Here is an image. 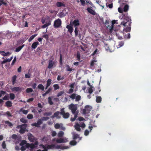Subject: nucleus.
Here are the masks:
<instances>
[{
	"instance_id": "nucleus-1",
	"label": "nucleus",
	"mask_w": 151,
	"mask_h": 151,
	"mask_svg": "<svg viewBox=\"0 0 151 151\" xmlns=\"http://www.w3.org/2000/svg\"><path fill=\"white\" fill-rule=\"evenodd\" d=\"M38 142L35 141L34 143L29 144L27 143L26 140H23L20 144V146H24L25 145L26 147L27 148H30V151H32L34 148H37Z\"/></svg>"
},
{
	"instance_id": "nucleus-2",
	"label": "nucleus",
	"mask_w": 151,
	"mask_h": 151,
	"mask_svg": "<svg viewBox=\"0 0 151 151\" xmlns=\"http://www.w3.org/2000/svg\"><path fill=\"white\" fill-rule=\"evenodd\" d=\"M122 18L124 19V21L121 22V25H122L124 27H126L127 24L129 26L132 23L130 18L127 16H123Z\"/></svg>"
},
{
	"instance_id": "nucleus-3",
	"label": "nucleus",
	"mask_w": 151,
	"mask_h": 151,
	"mask_svg": "<svg viewBox=\"0 0 151 151\" xmlns=\"http://www.w3.org/2000/svg\"><path fill=\"white\" fill-rule=\"evenodd\" d=\"M78 104H71L69 105L68 108L70 109L73 114H76L77 113H78V111L77 110Z\"/></svg>"
},
{
	"instance_id": "nucleus-4",
	"label": "nucleus",
	"mask_w": 151,
	"mask_h": 151,
	"mask_svg": "<svg viewBox=\"0 0 151 151\" xmlns=\"http://www.w3.org/2000/svg\"><path fill=\"white\" fill-rule=\"evenodd\" d=\"M27 127V124H24L21 125H18L17 126V128H20V129L19 131V132L20 134H22L25 133Z\"/></svg>"
},
{
	"instance_id": "nucleus-5",
	"label": "nucleus",
	"mask_w": 151,
	"mask_h": 151,
	"mask_svg": "<svg viewBox=\"0 0 151 151\" xmlns=\"http://www.w3.org/2000/svg\"><path fill=\"white\" fill-rule=\"evenodd\" d=\"M92 109L91 106L87 105L85 106V108L82 110V113L84 114H86L90 113Z\"/></svg>"
},
{
	"instance_id": "nucleus-6",
	"label": "nucleus",
	"mask_w": 151,
	"mask_h": 151,
	"mask_svg": "<svg viewBox=\"0 0 151 151\" xmlns=\"http://www.w3.org/2000/svg\"><path fill=\"white\" fill-rule=\"evenodd\" d=\"M65 109L63 108L61 109L60 114L62 115L64 119H67L69 116L70 114L68 112L65 113L64 111Z\"/></svg>"
},
{
	"instance_id": "nucleus-7",
	"label": "nucleus",
	"mask_w": 151,
	"mask_h": 151,
	"mask_svg": "<svg viewBox=\"0 0 151 151\" xmlns=\"http://www.w3.org/2000/svg\"><path fill=\"white\" fill-rule=\"evenodd\" d=\"M61 20L60 19H58L54 21L53 26L55 28H58L61 25Z\"/></svg>"
},
{
	"instance_id": "nucleus-8",
	"label": "nucleus",
	"mask_w": 151,
	"mask_h": 151,
	"mask_svg": "<svg viewBox=\"0 0 151 151\" xmlns=\"http://www.w3.org/2000/svg\"><path fill=\"white\" fill-rule=\"evenodd\" d=\"M55 65V62L53 60L50 59L48 61V65L47 68L49 69H51L53 68L54 66Z\"/></svg>"
},
{
	"instance_id": "nucleus-9",
	"label": "nucleus",
	"mask_w": 151,
	"mask_h": 151,
	"mask_svg": "<svg viewBox=\"0 0 151 151\" xmlns=\"http://www.w3.org/2000/svg\"><path fill=\"white\" fill-rule=\"evenodd\" d=\"M28 138L29 140L31 142H34L37 140V139L31 133L28 134Z\"/></svg>"
},
{
	"instance_id": "nucleus-10",
	"label": "nucleus",
	"mask_w": 151,
	"mask_h": 151,
	"mask_svg": "<svg viewBox=\"0 0 151 151\" xmlns=\"http://www.w3.org/2000/svg\"><path fill=\"white\" fill-rule=\"evenodd\" d=\"M68 141V140L65 138H60L56 139V142L57 143H65Z\"/></svg>"
},
{
	"instance_id": "nucleus-11",
	"label": "nucleus",
	"mask_w": 151,
	"mask_h": 151,
	"mask_svg": "<svg viewBox=\"0 0 151 151\" xmlns=\"http://www.w3.org/2000/svg\"><path fill=\"white\" fill-rule=\"evenodd\" d=\"M106 27L107 28V29H109V32L111 33L112 32V31L113 30V29H111V26L109 24V21L107 20H106Z\"/></svg>"
},
{
	"instance_id": "nucleus-12",
	"label": "nucleus",
	"mask_w": 151,
	"mask_h": 151,
	"mask_svg": "<svg viewBox=\"0 0 151 151\" xmlns=\"http://www.w3.org/2000/svg\"><path fill=\"white\" fill-rule=\"evenodd\" d=\"M86 10L89 13L92 14L93 15H94L96 14V12L95 11L93 10L91 8L88 7L87 8Z\"/></svg>"
},
{
	"instance_id": "nucleus-13",
	"label": "nucleus",
	"mask_w": 151,
	"mask_h": 151,
	"mask_svg": "<svg viewBox=\"0 0 151 151\" xmlns=\"http://www.w3.org/2000/svg\"><path fill=\"white\" fill-rule=\"evenodd\" d=\"M12 91H22V89L19 87H14L11 89Z\"/></svg>"
},
{
	"instance_id": "nucleus-14",
	"label": "nucleus",
	"mask_w": 151,
	"mask_h": 151,
	"mask_svg": "<svg viewBox=\"0 0 151 151\" xmlns=\"http://www.w3.org/2000/svg\"><path fill=\"white\" fill-rule=\"evenodd\" d=\"M60 114V112L59 111H57L53 115L51 116V118L53 119L55 117L57 118H60V117L58 116V115Z\"/></svg>"
},
{
	"instance_id": "nucleus-15",
	"label": "nucleus",
	"mask_w": 151,
	"mask_h": 151,
	"mask_svg": "<svg viewBox=\"0 0 151 151\" xmlns=\"http://www.w3.org/2000/svg\"><path fill=\"white\" fill-rule=\"evenodd\" d=\"M39 45L40 44L38 42H34L32 43L31 47L32 49H35L37 47V45Z\"/></svg>"
},
{
	"instance_id": "nucleus-16",
	"label": "nucleus",
	"mask_w": 151,
	"mask_h": 151,
	"mask_svg": "<svg viewBox=\"0 0 151 151\" xmlns=\"http://www.w3.org/2000/svg\"><path fill=\"white\" fill-rule=\"evenodd\" d=\"M56 5L57 7H60L61 6H65V5L63 3L60 2H57L56 3Z\"/></svg>"
},
{
	"instance_id": "nucleus-17",
	"label": "nucleus",
	"mask_w": 151,
	"mask_h": 151,
	"mask_svg": "<svg viewBox=\"0 0 151 151\" xmlns=\"http://www.w3.org/2000/svg\"><path fill=\"white\" fill-rule=\"evenodd\" d=\"M66 28L68 29V31L70 33L71 35V34L73 32V27L70 25H68L66 26Z\"/></svg>"
},
{
	"instance_id": "nucleus-18",
	"label": "nucleus",
	"mask_w": 151,
	"mask_h": 151,
	"mask_svg": "<svg viewBox=\"0 0 151 151\" xmlns=\"http://www.w3.org/2000/svg\"><path fill=\"white\" fill-rule=\"evenodd\" d=\"M52 81V80L50 79H48L47 81V84L45 89H47L48 87L50 85Z\"/></svg>"
},
{
	"instance_id": "nucleus-19",
	"label": "nucleus",
	"mask_w": 151,
	"mask_h": 151,
	"mask_svg": "<svg viewBox=\"0 0 151 151\" xmlns=\"http://www.w3.org/2000/svg\"><path fill=\"white\" fill-rule=\"evenodd\" d=\"M66 15V14L64 13L63 11L59 13L58 15V16L60 18H62L63 17Z\"/></svg>"
},
{
	"instance_id": "nucleus-20",
	"label": "nucleus",
	"mask_w": 151,
	"mask_h": 151,
	"mask_svg": "<svg viewBox=\"0 0 151 151\" xmlns=\"http://www.w3.org/2000/svg\"><path fill=\"white\" fill-rule=\"evenodd\" d=\"M124 29L125 30L126 32H130L131 29V24L129 26L128 25V26H127V27L124 28Z\"/></svg>"
},
{
	"instance_id": "nucleus-21",
	"label": "nucleus",
	"mask_w": 151,
	"mask_h": 151,
	"mask_svg": "<svg viewBox=\"0 0 151 151\" xmlns=\"http://www.w3.org/2000/svg\"><path fill=\"white\" fill-rule=\"evenodd\" d=\"M73 24L75 27L78 26L79 25V22L78 19H75L73 22Z\"/></svg>"
},
{
	"instance_id": "nucleus-22",
	"label": "nucleus",
	"mask_w": 151,
	"mask_h": 151,
	"mask_svg": "<svg viewBox=\"0 0 151 151\" xmlns=\"http://www.w3.org/2000/svg\"><path fill=\"white\" fill-rule=\"evenodd\" d=\"M80 126L78 124H76L75 126V128L78 131H80L81 129L80 128Z\"/></svg>"
},
{
	"instance_id": "nucleus-23",
	"label": "nucleus",
	"mask_w": 151,
	"mask_h": 151,
	"mask_svg": "<svg viewBox=\"0 0 151 151\" xmlns=\"http://www.w3.org/2000/svg\"><path fill=\"white\" fill-rule=\"evenodd\" d=\"M55 147V145L52 144L51 145H47L46 147L47 150L48 149H51L54 148Z\"/></svg>"
},
{
	"instance_id": "nucleus-24",
	"label": "nucleus",
	"mask_w": 151,
	"mask_h": 151,
	"mask_svg": "<svg viewBox=\"0 0 151 151\" xmlns=\"http://www.w3.org/2000/svg\"><path fill=\"white\" fill-rule=\"evenodd\" d=\"M3 115L4 116H6L8 117H11L12 116V114H11L10 112L8 111L5 112Z\"/></svg>"
},
{
	"instance_id": "nucleus-25",
	"label": "nucleus",
	"mask_w": 151,
	"mask_h": 151,
	"mask_svg": "<svg viewBox=\"0 0 151 151\" xmlns=\"http://www.w3.org/2000/svg\"><path fill=\"white\" fill-rule=\"evenodd\" d=\"M4 123L6 124H7L8 126L11 127H12V126L13 125L8 120L5 121Z\"/></svg>"
},
{
	"instance_id": "nucleus-26",
	"label": "nucleus",
	"mask_w": 151,
	"mask_h": 151,
	"mask_svg": "<svg viewBox=\"0 0 151 151\" xmlns=\"http://www.w3.org/2000/svg\"><path fill=\"white\" fill-rule=\"evenodd\" d=\"M73 139L74 140L76 139L79 138V136L78 134L76 133H73Z\"/></svg>"
},
{
	"instance_id": "nucleus-27",
	"label": "nucleus",
	"mask_w": 151,
	"mask_h": 151,
	"mask_svg": "<svg viewBox=\"0 0 151 151\" xmlns=\"http://www.w3.org/2000/svg\"><path fill=\"white\" fill-rule=\"evenodd\" d=\"M6 105L7 107H10L12 106V103L11 101H8L6 102Z\"/></svg>"
},
{
	"instance_id": "nucleus-28",
	"label": "nucleus",
	"mask_w": 151,
	"mask_h": 151,
	"mask_svg": "<svg viewBox=\"0 0 151 151\" xmlns=\"http://www.w3.org/2000/svg\"><path fill=\"white\" fill-rule=\"evenodd\" d=\"M96 101L97 103H100L102 99L100 96H96Z\"/></svg>"
},
{
	"instance_id": "nucleus-29",
	"label": "nucleus",
	"mask_w": 151,
	"mask_h": 151,
	"mask_svg": "<svg viewBox=\"0 0 151 151\" xmlns=\"http://www.w3.org/2000/svg\"><path fill=\"white\" fill-rule=\"evenodd\" d=\"M37 88L41 90L42 91L44 90V87L42 84H39L37 86Z\"/></svg>"
},
{
	"instance_id": "nucleus-30",
	"label": "nucleus",
	"mask_w": 151,
	"mask_h": 151,
	"mask_svg": "<svg viewBox=\"0 0 151 151\" xmlns=\"http://www.w3.org/2000/svg\"><path fill=\"white\" fill-rule=\"evenodd\" d=\"M17 76L16 75L14 76L12 78V83L13 85H14L16 83V80Z\"/></svg>"
},
{
	"instance_id": "nucleus-31",
	"label": "nucleus",
	"mask_w": 151,
	"mask_h": 151,
	"mask_svg": "<svg viewBox=\"0 0 151 151\" xmlns=\"http://www.w3.org/2000/svg\"><path fill=\"white\" fill-rule=\"evenodd\" d=\"M24 45H23L22 46H19L17 48H16V49H15V51L16 52H18L22 48L24 47Z\"/></svg>"
},
{
	"instance_id": "nucleus-32",
	"label": "nucleus",
	"mask_w": 151,
	"mask_h": 151,
	"mask_svg": "<svg viewBox=\"0 0 151 151\" xmlns=\"http://www.w3.org/2000/svg\"><path fill=\"white\" fill-rule=\"evenodd\" d=\"M64 133L62 131L59 132L58 134V136L59 137H62L64 135Z\"/></svg>"
},
{
	"instance_id": "nucleus-33",
	"label": "nucleus",
	"mask_w": 151,
	"mask_h": 151,
	"mask_svg": "<svg viewBox=\"0 0 151 151\" xmlns=\"http://www.w3.org/2000/svg\"><path fill=\"white\" fill-rule=\"evenodd\" d=\"M50 24H51L50 22V21H49L48 22L46 23L45 24H44V25H43L42 26V27L43 28H46V27H48V26H49V25H50Z\"/></svg>"
},
{
	"instance_id": "nucleus-34",
	"label": "nucleus",
	"mask_w": 151,
	"mask_h": 151,
	"mask_svg": "<svg viewBox=\"0 0 151 151\" xmlns=\"http://www.w3.org/2000/svg\"><path fill=\"white\" fill-rule=\"evenodd\" d=\"M74 114V117L73 118H71L70 119V120L72 122H74V121L76 120V118H77V117L78 116V114L77 113L76 114Z\"/></svg>"
},
{
	"instance_id": "nucleus-35",
	"label": "nucleus",
	"mask_w": 151,
	"mask_h": 151,
	"mask_svg": "<svg viewBox=\"0 0 151 151\" xmlns=\"http://www.w3.org/2000/svg\"><path fill=\"white\" fill-rule=\"evenodd\" d=\"M0 52L3 53V54H1V55L4 56H7L10 54L9 52H5L4 51H0Z\"/></svg>"
},
{
	"instance_id": "nucleus-36",
	"label": "nucleus",
	"mask_w": 151,
	"mask_h": 151,
	"mask_svg": "<svg viewBox=\"0 0 151 151\" xmlns=\"http://www.w3.org/2000/svg\"><path fill=\"white\" fill-rule=\"evenodd\" d=\"M21 122L23 123H25L27 122V120L25 118H22L20 119Z\"/></svg>"
},
{
	"instance_id": "nucleus-37",
	"label": "nucleus",
	"mask_w": 151,
	"mask_h": 151,
	"mask_svg": "<svg viewBox=\"0 0 151 151\" xmlns=\"http://www.w3.org/2000/svg\"><path fill=\"white\" fill-rule=\"evenodd\" d=\"M76 95V94L75 93H73L69 97L72 100H74L75 98Z\"/></svg>"
},
{
	"instance_id": "nucleus-38",
	"label": "nucleus",
	"mask_w": 151,
	"mask_h": 151,
	"mask_svg": "<svg viewBox=\"0 0 151 151\" xmlns=\"http://www.w3.org/2000/svg\"><path fill=\"white\" fill-rule=\"evenodd\" d=\"M128 5L126 4L125 5L124 8V12H127L129 9Z\"/></svg>"
},
{
	"instance_id": "nucleus-39",
	"label": "nucleus",
	"mask_w": 151,
	"mask_h": 151,
	"mask_svg": "<svg viewBox=\"0 0 151 151\" xmlns=\"http://www.w3.org/2000/svg\"><path fill=\"white\" fill-rule=\"evenodd\" d=\"M10 98L11 100H13L14 99L15 95L14 93H10L9 94Z\"/></svg>"
},
{
	"instance_id": "nucleus-40",
	"label": "nucleus",
	"mask_w": 151,
	"mask_h": 151,
	"mask_svg": "<svg viewBox=\"0 0 151 151\" xmlns=\"http://www.w3.org/2000/svg\"><path fill=\"white\" fill-rule=\"evenodd\" d=\"M76 144L77 142L75 140L71 141L70 142V144L72 145H75Z\"/></svg>"
},
{
	"instance_id": "nucleus-41",
	"label": "nucleus",
	"mask_w": 151,
	"mask_h": 151,
	"mask_svg": "<svg viewBox=\"0 0 151 151\" xmlns=\"http://www.w3.org/2000/svg\"><path fill=\"white\" fill-rule=\"evenodd\" d=\"M76 58L77 59V60L80 61V53L79 51H77V56Z\"/></svg>"
},
{
	"instance_id": "nucleus-42",
	"label": "nucleus",
	"mask_w": 151,
	"mask_h": 151,
	"mask_svg": "<svg viewBox=\"0 0 151 151\" xmlns=\"http://www.w3.org/2000/svg\"><path fill=\"white\" fill-rule=\"evenodd\" d=\"M53 87L54 88L55 90L59 89L60 88L59 85L58 84H55L54 85Z\"/></svg>"
},
{
	"instance_id": "nucleus-43",
	"label": "nucleus",
	"mask_w": 151,
	"mask_h": 151,
	"mask_svg": "<svg viewBox=\"0 0 151 151\" xmlns=\"http://www.w3.org/2000/svg\"><path fill=\"white\" fill-rule=\"evenodd\" d=\"M48 102L50 105H52L53 104V102L52 101V99L50 97L48 98Z\"/></svg>"
},
{
	"instance_id": "nucleus-44",
	"label": "nucleus",
	"mask_w": 151,
	"mask_h": 151,
	"mask_svg": "<svg viewBox=\"0 0 151 151\" xmlns=\"http://www.w3.org/2000/svg\"><path fill=\"white\" fill-rule=\"evenodd\" d=\"M81 96L80 95H77L76 96L75 98V101H79V100H81Z\"/></svg>"
},
{
	"instance_id": "nucleus-45",
	"label": "nucleus",
	"mask_w": 151,
	"mask_h": 151,
	"mask_svg": "<svg viewBox=\"0 0 151 151\" xmlns=\"http://www.w3.org/2000/svg\"><path fill=\"white\" fill-rule=\"evenodd\" d=\"M66 70L67 71L71 72L73 70V69L70 68L69 66L68 65H66Z\"/></svg>"
},
{
	"instance_id": "nucleus-46",
	"label": "nucleus",
	"mask_w": 151,
	"mask_h": 151,
	"mask_svg": "<svg viewBox=\"0 0 151 151\" xmlns=\"http://www.w3.org/2000/svg\"><path fill=\"white\" fill-rule=\"evenodd\" d=\"M26 92L27 93L32 92L33 91L32 89L30 88H28L26 89Z\"/></svg>"
},
{
	"instance_id": "nucleus-47",
	"label": "nucleus",
	"mask_w": 151,
	"mask_h": 151,
	"mask_svg": "<svg viewBox=\"0 0 151 151\" xmlns=\"http://www.w3.org/2000/svg\"><path fill=\"white\" fill-rule=\"evenodd\" d=\"M27 118L29 119H31L33 118V115L31 114H29L27 116Z\"/></svg>"
},
{
	"instance_id": "nucleus-48",
	"label": "nucleus",
	"mask_w": 151,
	"mask_h": 151,
	"mask_svg": "<svg viewBox=\"0 0 151 151\" xmlns=\"http://www.w3.org/2000/svg\"><path fill=\"white\" fill-rule=\"evenodd\" d=\"M52 114V112H45L44 114V115L46 116H50Z\"/></svg>"
},
{
	"instance_id": "nucleus-49",
	"label": "nucleus",
	"mask_w": 151,
	"mask_h": 151,
	"mask_svg": "<svg viewBox=\"0 0 151 151\" xmlns=\"http://www.w3.org/2000/svg\"><path fill=\"white\" fill-rule=\"evenodd\" d=\"M74 32L75 33V35L76 36H77L78 35V28L76 27H75Z\"/></svg>"
},
{
	"instance_id": "nucleus-50",
	"label": "nucleus",
	"mask_w": 151,
	"mask_h": 151,
	"mask_svg": "<svg viewBox=\"0 0 151 151\" xmlns=\"http://www.w3.org/2000/svg\"><path fill=\"white\" fill-rule=\"evenodd\" d=\"M124 44V42L123 41H121L119 42V45L118 46H119V47H121L122 46H123Z\"/></svg>"
},
{
	"instance_id": "nucleus-51",
	"label": "nucleus",
	"mask_w": 151,
	"mask_h": 151,
	"mask_svg": "<svg viewBox=\"0 0 151 151\" xmlns=\"http://www.w3.org/2000/svg\"><path fill=\"white\" fill-rule=\"evenodd\" d=\"M55 128L56 129H58L60 128V125L59 124L57 123L54 126Z\"/></svg>"
},
{
	"instance_id": "nucleus-52",
	"label": "nucleus",
	"mask_w": 151,
	"mask_h": 151,
	"mask_svg": "<svg viewBox=\"0 0 151 151\" xmlns=\"http://www.w3.org/2000/svg\"><path fill=\"white\" fill-rule=\"evenodd\" d=\"M31 73H28V74H25V78H30L31 77Z\"/></svg>"
},
{
	"instance_id": "nucleus-53",
	"label": "nucleus",
	"mask_w": 151,
	"mask_h": 151,
	"mask_svg": "<svg viewBox=\"0 0 151 151\" xmlns=\"http://www.w3.org/2000/svg\"><path fill=\"white\" fill-rule=\"evenodd\" d=\"M32 126H35L38 127H40V125L38 124V123L37 122L33 123L32 124Z\"/></svg>"
},
{
	"instance_id": "nucleus-54",
	"label": "nucleus",
	"mask_w": 151,
	"mask_h": 151,
	"mask_svg": "<svg viewBox=\"0 0 151 151\" xmlns=\"http://www.w3.org/2000/svg\"><path fill=\"white\" fill-rule=\"evenodd\" d=\"M2 4L6 5V3L4 2V0H0V6H1Z\"/></svg>"
},
{
	"instance_id": "nucleus-55",
	"label": "nucleus",
	"mask_w": 151,
	"mask_h": 151,
	"mask_svg": "<svg viewBox=\"0 0 151 151\" xmlns=\"http://www.w3.org/2000/svg\"><path fill=\"white\" fill-rule=\"evenodd\" d=\"M64 93V92L63 91H61L59 92L57 94V96L59 97L61 96Z\"/></svg>"
},
{
	"instance_id": "nucleus-56",
	"label": "nucleus",
	"mask_w": 151,
	"mask_h": 151,
	"mask_svg": "<svg viewBox=\"0 0 151 151\" xmlns=\"http://www.w3.org/2000/svg\"><path fill=\"white\" fill-rule=\"evenodd\" d=\"M81 4L83 6H84L85 4V1L84 0H80Z\"/></svg>"
},
{
	"instance_id": "nucleus-57",
	"label": "nucleus",
	"mask_w": 151,
	"mask_h": 151,
	"mask_svg": "<svg viewBox=\"0 0 151 151\" xmlns=\"http://www.w3.org/2000/svg\"><path fill=\"white\" fill-rule=\"evenodd\" d=\"M124 37L127 39H129L130 37V34L129 33L127 35H125Z\"/></svg>"
},
{
	"instance_id": "nucleus-58",
	"label": "nucleus",
	"mask_w": 151,
	"mask_h": 151,
	"mask_svg": "<svg viewBox=\"0 0 151 151\" xmlns=\"http://www.w3.org/2000/svg\"><path fill=\"white\" fill-rule=\"evenodd\" d=\"M16 57H15L14 58V60H13L12 63H11V65H13L15 63V62H16Z\"/></svg>"
},
{
	"instance_id": "nucleus-59",
	"label": "nucleus",
	"mask_w": 151,
	"mask_h": 151,
	"mask_svg": "<svg viewBox=\"0 0 151 151\" xmlns=\"http://www.w3.org/2000/svg\"><path fill=\"white\" fill-rule=\"evenodd\" d=\"M55 148L56 149H61L63 148L62 146H61L60 145H57L56 146H55Z\"/></svg>"
},
{
	"instance_id": "nucleus-60",
	"label": "nucleus",
	"mask_w": 151,
	"mask_h": 151,
	"mask_svg": "<svg viewBox=\"0 0 151 151\" xmlns=\"http://www.w3.org/2000/svg\"><path fill=\"white\" fill-rule=\"evenodd\" d=\"M89 132L88 130L86 129L84 133V134L85 136L88 135V134H89Z\"/></svg>"
},
{
	"instance_id": "nucleus-61",
	"label": "nucleus",
	"mask_w": 151,
	"mask_h": 151,
	"mask_svg": "<svg viewBox=\"0 0 151 151\" xmlns=\"http://www.w3.org/2000/svg\"><path fill=\"white\" fill-rule=\"evenodd\" d=\"M22 146L20 148V150L22 151H24L26 150V146Z\"/></svg>"
},
{
	"instance_id": "nucleus-62",
	"label": "nucleus",
	"mask_w": 151,
	"mask_h": 151,
	"mask_svg": "<svg viewBox=\"0 0 151 151\" xmlns=\"http://www.w3.org/2000/svg\"><path fill=\"white\" fill-rule=\"evenodd\" d=\"M42 37L47 40H48L49 38V35L47 34L43 35Z\"/></svg>"
},
{
	"instance_id": "nucleus-63",
	"label": "nucleus",
	"mask_w": 151,
	"mask_h": 151,
	"mask_svg": "<svg viewBox=\"0 0 151 151\" xmlns=\"http://www.w3.org/2000/svg\"><path fill=\"white\" fill-rule=\"evenodd\" d=\"M2 147L3 149H5L6 147V144L4 141H3L2 144Z\"/></svg>"
},
{
	"instance_id": "nucleus-64",
	"label": "nucleus",
	"mask_w": 151,
	"mask_h": 151,
	"mask_svg": "<svg viewBox=\"0 0 151 151\" xmlns=\"http://www.w3.org/2000/svg\"><path fill=\"white\" fill-rule=\"evenodd\" d=\"M88 92L89 93H90V94L92 93L93 92V89L92 88V86L90 87V88L88 89Z\"/></svg>"
}]
</instances>
